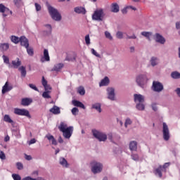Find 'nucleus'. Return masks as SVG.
Segmentation results:
<instances>
[{"label":"nucleus","instance_id":"obj_8","mask_svg":"<svg viewBox=\"0 0 180 180\" xmlns=\"http://www.w3.org/2000/svg\"><path fill=\"white\" fill-rule=\"evenodd\" d=\"M152 90H153L154 92H162L164 90V85L160 82L153 81Z\"/></svg>","mask_w":180,"mask_h":180},{"label":"nucleus","instance_id":"obj_12","mask_svg":"<svg viewBox=\"0 0 180 180\" xmlns=\"http://www.w3.org/2000/svg\"><path fill=\"white\" fill-rule=\"evenodd\" d=\"M155 40L156 43H160V44H165L167 40L159 33L155 34Z\"/></svg>","mask_w":180,"mask_h":180},{"label":"nucleus","instance_id":"obj_60","mask_svg":"<svg viewBox=\"0 0 180 180\" xmlns=\"http://www.w3.org/2000/svg\"><path fill=\"white\" fill-rule=\"evenodd\" d=\"M45 91H50L51 89V86L50 85L46 84L45 86H44Z\"/></svg>","mask_w":180,"mask_h":180},{"label":"nucleus","instance_id":"obj_34","mask_svg":"<svg viewBox=\"0 0 180 180\" xmlns=\"http://www.w3.org/2000/svg\"><path fill=\"white\" fill-rule=\"evenodd\" d=\"M171 77L174 79H179V78H180V73L179 72H176V71L172 72L171 73Z\"/></svg>","mask_w":180,"mask_h":180},{"label":"nucleus","instance_id":"obj_36","mask_svg":"<svg viewBox=\"0 0 180 180\" xmlns=\"http://www.w3.org/2000/svg\"><path fill=\"white\" fill-rule=\"evenodd\" d=\"M136 108L138 110H144L146 109V105L143 103H139L136 104Z\"/></svg>","mask_w":180,"mask_h":180},{"label":"nucleus","instance_id":"obj_38","mask_svg":"<svg viewBox=\"0 0 180 180\" xmlns=\"http://www.w3.org/2000/svg\"><path fill=\"white\" fill-rule=\"evenodd\" d=\"M132 123H133V121H131L130 118H127L124 122V127L127 128L128 126H130V124H131Z\"/></svg>","mask_w":180,"mask_h":180},{"label":"nucleus","instance_id":"obj_49","mask_svg":"<svg viewBox=\"0 0 180 180\" xmlns=\"http://www.w3.org/2000/svg\"><path fill=\"white\" fill-rule=\"evenodd\" d=\"M2 58L4 64H9V58L5 55H3Z\"/></svg>","mask_w":180,"mask_h":180},{"label":"nucleus","instance_id":"obj_23","mask_svg":"<svg viewBox=\"0 0 180 180\" xmlns=\"http://www.w3.org/2000/svg\"><path fill=\"white\" fill-rule=\"evenodd\" d=\"M109 77H105L99 83V86H108V85H109Z\"/></svg>","mask_w":180,"mask_h":180},{"label":"nucleus","instance_id":"obj_19","mask_svg":"<svg viewBox=\"0 0 180 180\" xmlns=\"http://www.w3.org/2000/svg\"><path fill=\"white\" fill-rule=\"evenodd\" d=\"M74 11H75V13H78V14L82 13V15H85V13H86V10L85 9V8L82 7V6L75 7L74 8Z\"/></svg>","mask_w":180,"mask_h":180},{"label":"nucleus","instance_id":"obj_25","mask_svg":"<svg viewBox=\"0 0 180 180\" xmlns=\"http://www.w3.org/2000/svg\"><path fill=\"white\" fill-rule=\"evenodd\" d=\"M120 11V7L119 4L117 3H112L111 5V11L113 12L114 13H117Z\"/></svg>","mask_w":180,"mask_h":180},{"label":"nucleus","instance_id":"obj_13","mask_svg":"<svg viewBox=\"0 0 180 180\" xmlns=\"http://www.w3.org/2000/svg\"><path fill=\"white\" fill-rule=\"evenodd\" d=\"M44 27H45V30L43 31V34H44V36H50V34H51V32H53L51 25L46 24L44 25Z\"/></svg>","mask_w":180,"mask_h":180},{"label":"nucleus","instance_id":"obj_63","mask_svg":"<svg viewBox=\"0 0 180 180\" xmlns=\"http://www.w3.org/2000/svg\"><path fill=\"white\" fill-rule=\"evenodd\" d=\"M22 180H35V179H33L30 176H26V177L23 178Z\"/></svg>","mask_w":180,"mask_h":180},{"label":"nucleus","instance_id":"obj_18","mask_svg":"<svg viewBox=\"0 0 180 180\" xmlns=\"http://www.w3.org/2000/svg\"><path fill=\"white\" fill-rule=\"evenodd\" d=\"M44 61H50V56L47 49L44 50V57L41 58V63H44Z\"/></svg>","mask_w":180,"mask_h":180},{"label":"nucleus","instance_id":"obj_30","mask_svg":"<svg viewBox=\"0 0 180 180\" xmlns=\"http://www.w3.org/2000/svg\"><path fill=\"white\" fill-rule=\"evenodd\" d=\"M12 64L13 68H19V67H20L22 65V62L19 60V58H17V61L13 60Z\"/></svg>","mask_w":180,"mask_h":180},{"label":"nucleus","instance_id":"obj_16","mask_svg":"<svg viewBox=\"0 0 180 180\" xmlns=\"http://www.w3.org/2000/svg\"><path fill=\"white\" fill-rule=\"evenodd\" d=\"M20 45L25 49L29 47V39H27V38H26L25 36L20 37Z\"/></svg>","mask_w":180,"mask_h":180},{"label":"nucleus","instance_id":"obj_31","mask_svg":"<svg viewBox=\"0 0 180 180\" xmlns=\"http://www.w3.org/2000/svg\"><path fill=\"white\" fill-rule=\"evenodd\" d=\"M18 70L21 72V77L25 78V77H26V74H27V72L26 71V68L25 66H20L18 68Z\"/></svg>","mask_w":180,"mask_h":180},{"label":"nucleus","instance_id":"obj_42","mask_svg":"<svg viewBox=\"0 0 180 180\" xmlns=\"http://www.w3.org/2000/svg\"><path fill=\"white\" fill-rule=\"evenodd\" d=\"M105 36L106 39H108L109 40H113V37H112V34H110V32L105 31Z\"/></svg>","mask_w":180,"mask_h":180},{"label":"nucleus","instance_id":"obj_3","mask_svg":"<svg viewBox=\"0 0 180 180\" xmlns=\"http://www.w3.org/2000/svg\"><path fill=\"white\" fill-rule=\"evenodd\" d=\"M147 81H148V79H147V76L146 75L140 74L136 77V82L140 88H144L147 84Z\"/></svg>","mask_w":180,"mask_h":180},{"label":"nucleus","instance_id":"obj_47","mask_svg":"<svg viewBox=\"0 0 180 180\" xmlns=\"http://www.w3.org/2000/svg\"><path fill=\"white\" fill-rule=\"evenodd\" d=\"M116 37L117 39H123V32L120 31L117 32Z\"/></svg>","mask_w":180,"mask_h":180},{"label":"nucleus","instance_id":"obj_17","mask_svg":"<svg viewBox=\"0 0 180 180\" xmlns=\"http://www.w3.org/2000/svg\"><path fill=\"white\" fill-rule=\"evenodd\" d=\"M33 102V99L30 98H24L21 100V105L22 106H29Z\"/></svg>","mask_w":180,"mask_h":180},{"label":"nucleus","instance_id":"obj_48","mask_svg":"<svg viewBox=\"0 0 180 180\" xmlns=\"http://www.w3.org/2000/svg\"><path fill=\"white\" fill-rule=\"evenodd\" d=\"M85 41L87 46H89V44H91V38H89V34L85 36Z\"/></svg>","mask_w":180,"mask_h":180},{"label":"nucleus","instance_id":"obj_40","mask_svg":"<svg viewBox=\"0 0 180 180\" xmlns=\"http://www.w3.org/2000/svg\"><path fill=\"white\" fill-rule=\"evenodd\" d=\"M131 159L134 160V161H139V160H140V158L139 157V155L136 154V153H132L131 155Z\"/></svg>","mask_w":180,"mask_h":180},{"label":"nucleus","instance_id":"obj_2","mask_svg":"<svg viewBox=\"0 0 180 180\" xmlns=\"http://www.w3.org/2000/svg\"><path fill=\"white\" fill-rule=\"evenodd\" d=\"M47 8H48L49 14L51 15V18L53 20H56V22H60L61 19H63L61 14L60 13V12H58V10H57L56 8L51 6V5H48Z\"/></svg>","mask_w":180,"mask_h":180},{"label":"nucleus","instance_id":"obj_51","mask_svg":"<svg viewBox=\"0 0 180 180\" xmlns=\"http://www.w3.org/2000/svg\"><path fill=\"white\" fill-rule=\"evenodd\" d=\"M151 108L153 110H154V112H157V110H158V107L157 106V103H153L151 104Z\"/></svg>","mask_w":180,"mask_h":180},{"label":"nucleus","instance_id":"obj_1","mask_svg":"<svg viewBox=\"0 0 180 180\" xmlns=\"http://www.w3.org/2000/svg\"><path fill=\"white\" fill-rule=\"evenodd\" d=\"M58 129L63 133V136L64 139L70 140L71 139V136H72V133L74 131L73 127H68L64 122H61L60 125L58 127Z\"/></svg>","mask_w":180,"mask_h":180},{"label":"nucleus","instance_id":"obj_21","mask_svg":"<svg viewBox=\"0 0 180 180\" xmlns=\"http://www.w3.org/2000/svg\"><path fill=\"white\" fill-rule=\"evenodd\" d=\"M137 141H131L129 143V150L131 151H137Z\"/></svg>","mask_w":180,"mask_h":180},{"label":"nucleus","instance_id":"obj_58","mask_svg":"<svg viewBox=\"0 0 180 180\" xmlns=\"http://www.w3.org/2000/svg\"><path fill=\"white\" fill-rule=\"evenodd\" d=\"M65 60L66 61H75V57L68 56V57H66Z\"/></svg>","mask_w":180,"mask_h":180},{"label":"nucleus","instance_id":"obj_4","mask_svg":"<svg viewBox=\"0 0 180 180\" xmlns=\"http://www.w3.org/2000/svg\"><path fill=\"white\" fill-rule=\"evenodd\" d=\"M91 132L94 137H95V139H97L98 141H106V140H108V136L106 135V134L102 131H98L96 129H92Z\"/></svg>","mask_w":180,"mask_h":180},{"label":"nucleus","instance_id":"obj_15","mask_svg":"<svg viewBox=\"0 0 180 180\" xmlns=\"http://www.w3.org/2000/svg\"><path fill=\"white\" fill-rule=\"evenodd\" d=\"M134 99L136 103H137V102H139V103H143L145 101V97L141 94H134Z\"/></svg>","mask_w":180,"mask_h":180},{"label":"nucleus","instance_id":"obj_6","mask_svg":"<svg viewBox=\"0 0 180 180\" xmlns=\"http://www.w3.org/2000/svg\"><path fill=\"white\" fill-rule=\"evenodd\" d=\"M102 169H103V165L102 163L98 162H91V171L93 174H99V172H102Z\"/></svg>","mask_w":180,"mask_h":180},{"label":"nucleus","instance_id":"obj_52","mask_svg":"<svg viewBox=\"0 0 180 180\" xmlns=\"http://www.w3.org/2000/svg\"><path fill=\"white\" fill-rule=\"evenodd\" d=\"M34 6L37 12H39V11H41V6H40V4L35 3Z\"/></svg>","mask_w":180,"mask_h":180},{"label":"nucleus","instance_id":"obj_57","mask_svg":"<svg viewBox=\"0 0 180 180\" xmlns=\"http://www.w3.org/2000/svg\"><path fill=\"white\" fill-rule=\"evenodd\" d=\"M13 2H14V4L17 6L22 5V0H14Z\"/></svg>","mask_w":180,"mask_h":180},{"label":"nucleus","instance_id":"obj_61","mask_svg":"<svg viewBox=\"0 0 180 180\" xmlns=\"http://www.w3.org/2000/svg\"><path fill=\"white\" fill-rule=\"evenodd\" d=\"M25 158L27 160V161H30L32 160V156L29 155H25Z\"/></svg>","mask_w":180,"mask_h":180},{"label":"nucleus","instance_id":"obj_46","mask_svg":"<svg viewBox=\"0 0 180 180\" xmlns=\"http://www.w3.org/2000/svg\"><path fill=\"white\" fill-rule=\"evenodd\" d=\"M12 178L14 180H22V177H20V175L16 174H13Z\"/></svg>","mask_w":180,"mask_h":180},{"label":"nucleus","instance_id":"obj_9","mask_svg":"<svg viewBox=\"0 0 180 180\" xmlns=\"http://www.w3.org/2000/svg\"><path fill=\"white\" fill-rule=\"evenodd\" d=\"M14 113L18 116H26L27 117H30V113L29 112V110L24 108H15Z\"/></svg>","mask_w":180,"mask_h":180},{"label":"nucleus","instance_id":"obj_39","mask_svg":"<svg viewBox=\"0 0 180 180\" xmlns=\"http://www.w3.org/2000/svg\"><path fill=\"white\" fill-rule=\"evenodd\" d=\"M141 34L144 36V37H147L148 39H150V36H151L152 33L150 32H142Z\"/></svg>","mask_w":180,"mask_h":180},{"label":"nucleus","instance_id":"obj_59","mask_svg":"<svg viewBox=\"0 0 180 180\" xmlns=\"http://www.w3.org/2000/svg\"><path fill=\"white\" fill-rule=\"evenodd\" d=\"M5 13L8 16V15H9V13H10V15H12L13 12H12V11H10L8 7H6Z\"/></svg>","mask_w":180,"mask_h":180},{"label":"nucleus","instance_id":"obj_24","mask_svg":"<svg viewBox=\"0 0 180 180\" xmlns=\"http://www.w3.org/2000/svg\"><path fill=\"white\" fill-rule=\"evenodd\" d=\"M9 50V44L8 43H2L0 44V51H8Z\"/></svg>","mask_w":180,"mask_h":180},{"label":"nucleus","instance_id":"obj_54","mask_svg":"<svg viewBox=\"0 0 180 180\" xmlns=\"http://www.w3.org/2000/svg\"><path fill=\"white\" fill-rule=\"evenodd\" d=\"M29 86H30V88H31V89H34V91H37V92H39V89H37L36 85H34L33 84H30Z\"/></svg>","mask_w":180,"mask_h":180},{"label":"nucleus","instance_id":"obj_27","mask_svg":"<svg viewBox=\"0 0 180 180\" xmlns=\"http://www.w3.org/2000/svg\"><path fill=\"white\" fill-rule=\"evenodd\" d=\"M72 104L74 105V106H77V108H82V109H85V105H84V103L77 100L72 101Z\"/></svg>","mask_w":180,"mask_h":180},{"label":"nucleus","instance_id":"obj_62","mask_svg":"<svg viewBox=\"0 0 180 180\" xmlns=\"http://www.w3.org/2000/svg\"><path fill=\"white\" fill-rule=\"evenodd\" d=\"M127 9H129V8L125 7L122 10V13H123V15H126V13H127Z\"/></svg>","mask_w":180,"mask_h":180},{"label":"nucleus","instance_id":"obj_5","mask_svg":"<svg viewBox=\"0 0 180 180\" xmlns=\"http://www.w3.org/2000/svg\"><path fill=\"white\" fill-rule=\"evenodd\" d=\"M171 165V163L166 162L163 166L160 165L155 171V174L158 175L159 178H162V172H167V168Z\"/></svg>","mask_w":180,"mask_h":180},{"label":"nucleus","instance_id":"obj_53","mask_svg":"<svg viewBox=\"0 0 180 180\" xmlns=\"http://www.w3.org/2000/svg\"><path fill=\"white\" fill-rule=\"evenodd\" d=\"M0 159L6 160V155H5V153H4L2 150H0Z\"/></svg>","mask_w":180,"mask_h":180},{"label":"nucleus","instance_id":"obj_33","mask_svg":"<svg viewBox=\"0 0 180 180\" xmlns=\"http://www.w3.org/2000/svg\"><path fill=\"white\" fill-rule=\"evenodd\" d=\"M92 108L96 109V110L99 112V113H101V112H102V109L101 108V103H99L93 104L92 105Z\"/></svg>","mask_w":180,"mask_h":180},{"label":"nucleus","instance_id":"obj_10","mask_svg":"<svg viewBox=\"0 0 180 180\" xmlns=\"http://www.w3.org/2000/svg\"><path fill=\"white\" fill-rule=\"evenodd\" d=\"M162 133H163V139L165 140V141H168L169 140V129L168 128V125H167V123L163 122L162 123Z\"/></svg>","mask_w":180,"mask_h":180},{"label":"nucleus","instance_id":"obj_14","mask_svg":"<svg viewBox=\"0 0 180 180\" xmlns=\"http://www.w3.org/2000/svg\"><path fill=\"white\" fill-rule=\"evenodd\" d=\"M12 89H13V86L12 85H9V82H6L2 87L1 93L4 95L6 94V92H9V91H12Z\"/></svg>","mask_w":180,"mask_h":180},{"label":"nucleus","instance_id":"obj_44","mask_svg":"<svg viewBox=\"0 0 180 180\" xmlns=\"http://www.w3.org/2000/svg\"><path fill=\"white\" fill-rule=\"evenodd\" d=\"M17 169L19 171H21V169H23V164L20 162H18L16 163Z\"/></svg>","mask_w":180,"mask_h":180},{"label":"nucleus","instance_id":"obj_11","mask_svg":"<svg viewBox=\"0 0 180 180\" xmlns=\"http://www.w3.org/2000/svg\"><path fill=\"white\" fill-rule=\"evenodd\" d=\"M108 99L110 101H116V94H115V88L108 87L106 89Z\"/></svg>","mask_w":180,"mask_h":180},{"label":"nucleus","instance_id":"obj_32","mask_svg":"<svg viewBox=\"0 0 180 180\" xmlns=\"http://www.w3.org/2000/svg\"><path fill=\"white\" fill-rule=\"evenodd\" d=\"M11 40L12 43H14L15 44H18V43H20V38H19L16 36L12 35L11 37Z\"/></svg>","mask_w":180,"mask_h":180},{"label":"nucleus","instance_id":"obj_64","mask_svg":"<svg viewBox=\"0 0 180 180\" xmlns=\"http://www.w3.org/2000/svg\"><path fill=\"white\" fill-rule=\"evenodd\" d=\"M175 92L177 94V96L180 98V88H177L175 90Z\"/></svg>","mask_w":180,"mask_h":180},{"label":"nucleus","instance_id":"obj_50","mask_svg":"<svg viewBox=\"0 0 180 180\" xmlns=\"http://www.w3.org/2000/svg\"><path fill=\"white\" fill-rule=\"evenodd\" d=\"M78 112H79V110L77 108H73L72 109V113L74 116H77V115H78Z\"/></svg>","mask_w":180,"mask_h":180},{"label":"nucleus","instance_id":"obj_35","mask_svg":"<svg viewBox=\"0 0 180 180\" xmlns=\"http://www.w3.org/2000/svg\"><path fill=\"white\" fill-rule=\"evenodd\" d=\"M4 120L6 123H11V124L13 123V120L11 119V116H9V115H5L4 117Z\"/></svg>","mask_w":180,"mask_h":180},{"label":"nucleus","instance_id":"obj_28","mask_svg":"<svg viewBox=\"0 0 180 180\" xmlns=\"http://www.w3.org/2000/svg\"><path fill=\"white\" fill-rule=\"evenodd\" d=\"M59 164L62 165V167H65V168H68V162L64 158H60L59 159Z\"/></svg>","mask_w":180,"mask_h":180},{"label":"nucleus","instance_id":"obj_29","mask_svg":"<svg viewBox=\"0 0 180 180\" xmlns=\"http://www.w3.org/2000/svg\"><path fill=\"white\" fill-rule=\"evenodd\" d=\"M6 9V6L5 5L0 4V13H3L2 16L3 18H6L8 16V14L5 13V11Z\"/></svg>","mask_w":180,"mask_h":180},{"label":"nucleus","instance_id":"obj_20","mask_svg":"<svg viewBox=\"0 0 180 180\" xmlns=\"http://www.w3.org/2000/svg\"><path fill=\"white\" fill-rule=\"evenodd\" d=\"M150 65L155 67L158 64H160V59L157 57L153 56L150 60Z\"/></svg>","mask_w":180,"mask_h":180},{"label":"nucleus","instance_id":"obj_41","mask_svg":"<svg viewBox=\"0 0 180 180\" xmlns=\"http://www.w3.org/2000/svg\"><path fill=\"white\" fill-rule=\"evenodd\" d=\"M50 91H44L42 94V96L43 98H45V99H50V98H51V96H50Z\"/></svg>","mask_w":180,"mask_h":180},{"label":"nucleus","instance_id":"obj_45","mask_svg":"<svg viewBox=\"0 0 180 180\" xmlns=\"http://www.w3.org/2000/svg\"><path fill=\"white\" fill-rule=\"evenodd\" d=\"M91 51L93 56L98 57V58H101V54L98 53V52H96L94 49H91Z\"/></svg>","mask_w":180,"mask_h":180},{"label":"nucleus","instance_id":"obj_7","mask_svg":"<svg viewBox=\"0 0 180 180\" xmlns=\"http://www.w3.org/2000/svg\"><path fill=\"white\" fill-rule=\"evenodd\" d=\"M92 19L93 20H98V22L102 21L103 20V10L98 9L94 11Z\"/></svg>","mask_w":180,"mask_h":180},{"label":"nucleus","instance_id":"obj_56","mask_svg":"<svg viewBox=\"0 0 180 180\" xmlns=\"http://www.w3.org/2000/svg\"><path fill=\"white\" fill-rule=\"evenodd\" d=\"M127 39H137V37L136 36V34H133L132 35H127Z\"/></svg>","mask_w":180,"mask_h":180},{"label":"nucleus","instance_id":"obj_43","mask_svg":"<svg viewBox=\"0 0 180 180\" xmlns=\"http://www.w3.org/2000/svg\"><path fill=\"white\" fill-rule=\"evenodd\" d=\"M78 93L79 95H85V89L83 86H80L78 89Z\"/></svg>","mask_w":180,"mask_h":180},{"label":"nucleus","instance_id":"obj_37","mask_svg":"<svg viewBox=\"0 0 180 180\" xmlns=\"http://www.w3.org/2000/svg\"><path fill=\"white\" fill-rule=\"evenodd\" d=\"M25 49L27 50V54L30 55L31 57H32V56L34 54L33 48L28 46L27 48H25Z\"/></svg>","mask_w":180,"mask_h":180},{"label":"nucleus","instance_id":"obj_22","mask_svg":"<svg viewBox=\"0 0 180 180\" xmlns=\"http://www.w3.org/2000/svg\"><path fill=\"white\" fill-rule=\"evenodd\" d=\"M49 112L53 115H60L61 113L60 108L56 105H53V107L49 110Z\"/></svg>","mask_w":180,"mask_h":180},{"label":"nucleus","instance_id":"obj_26","mask_svg":"<svg viewBox=\"0 0 180 180\" xmlns=\"http://www.w3.org/2000/svg\"><path fill=\"white\" fill-rule=\"evenodd\" d=\"M63 67H64V64L58 63L53 66V68L51 69V71H56L57 72H58L59 71H61Z\"/></svg>","mask_w":180,"mask_h":180},{"label":"nucleus","instance_id":"obj_55","mask_svg":"<svg viewBox=\"0 0 180 180\" xmlns=\"http://www.w3.org/2000/svg\"><path fill=\"white\" fill-rule=\"evenodd\" d=\"M41 84L44 87H45L46 85H48L47 80H46V79L44 78V76L42 77Z\"/></svg>","mask_w":180,"mask_h":180}]
</instances>
